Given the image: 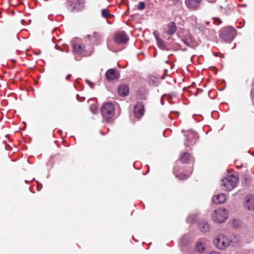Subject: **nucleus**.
Wrapping results in <instances>:
<instances>
[{"label":"nucleus","instance_id":"1","mask_svg":"<svg viewBox=\"0 0 254 254\" xmlns=\"http://www.w3.org/2000/svg\"><path fill=\"white\" fill-rule=\"evenodd\" d=\"M238 179L234 175H229L222 179L221 181L222 189L226 191H231L236 187Z\"/></svg>","mask_w":254,"mask_h":254},{"label":"nucleus","instance_id":"2","mask_svg":"<svg viewBox=\"0 0 254 254\" xmlns=\"http://www.w3.org/2000/svg\"><path fill=\"white\" fill-rule=\"evenodd\" d=\"M101 112L103 119L106 122H110L115 114L114 106L112 103L107 102L102 106Z\"/></svg>","mask_w":254,"mask_h":254},{"label":"nucleus","instance_id":"3","mask_svg":"<svg viewBox=\"0 0 254 254\" xmlns=\"http://www.w3.org/2000/svg\"><path fill=\"white\" fill-rule=\"evenodd\" d=\"M228 217V212L226 209L223 208H220L216 209L212 214L213 220L219 223L225 222Z\"/></svg>","mask_w":254,"mask_h":254},{"label":"nucleus","instance_id":"4","mask_svg":"<svg viewBox=\"0 0 254 254\" xmlns=\"http://www.w3.org/2000/svg\"><path fill=\"white\" fill-rule=\"evenodd\" d=\"M236 31L232 27H225L220 31V37L226 42L231 41L235 36Z\"/></svg>","mask_w":254,"mask_h":254},{"label":"nucleus","instance_id":"5","mask_svg":"<svg viewBox=\"0 0 254 254\" xmlns=\"http://www.w3.org/2000/svg\"><path fill=\"white\" fill-rule=\"evenodd\" d=\"M84 6V0H67L66 7L71 11H78L82 10Z\"/></svg>","mask_w":254,"mask_h":254},{"label":"nucleus","instance_id":"6","mask_svg":"<svg viewBox=\"0 0 254 254\" xmlns=\"http://www.w3.org/2000/svg\"><path fill=\"white\" fill-rule=\"evenodd\" d=\"M213 243L218 249L224 250L230 246V239L220 235L213 240Z\"/></svg>","mask_w":254,"mask_h":254},{"label":"nucleus","instance_id":"7","mask_svg":"<svg viewBox=\"0 0 254 254\" xmlns=\"http://www.w3.org/2000/svg\"><path fill=\"white\" fill-rule=\"evenodd\" d=\"M186 139L184 144L186 147H190L194 145L196 141L198 139V136L197 133L193 130L187 131L185 134Z\"/></svg>","mask_w":254,"mask_h":254},{"label":"nucleus","instance_id":"8","mask_svg":"<svg viewBox=\"0 0 254 254\" xmlns=\"http://www.w3.org/2000/svg\"><path fill=\"white\" fill-rule=\"evenodd\" d=\"M114 39L117 44H125L128 41L129 38L124 31H118L115 34Z\"/></svg>","mask_w":254,"mask_h":254},{"label":"nucleus","instance_id":"9","mask_svg":"<svg viewBox=\"0 0 254 254\" xmlns=\"http://www.w3.org/2000/svg\"><path fill=\"white\" fill-rule=\"evenodd\" d=\"M244 206L249 211H254V195H249L244 199Z\"/></svg>","mask_w":254,"mask_h":254},{"label":"nucleus","instance_id":"10","mask_svg":"<svg viewBox=\"0 0 254 254\" xmlns=\"http://www.w3.org/2000/svg\"><path fill=\"white\" fill-rule=\"evenodd\" d=\"M144 113V106L141 102H137L134 107V115L136 118L140 119Z\"/></svg>","mask_w":254,"mask_h":254},{"label":"nucleus","instance_id":"11","mask_svg":"<svg viewBox=\"0 0 254 254\" xmlns=\"http://www.w3.org/2000/svg\"><path fill=\"white\" fill-rule=\"evenodd\" d=\"M105 76L109 81H112L119 78V76L116 72V70L114 68L108 70L105 74Z\"/></svg>","mask_w":254,"mask_h":254},{"label":"nucleus","instance_id":"12","mask_svg":"<svg viewBox=\"0 0 254 254\" xmlns=\"http://www.w3.org/2000/svg\"><path fill=\"white\" fill-rule=\"evenodd\" d=\"M201 0H185L186 6L190 9H195L198 6Z\"/></svg>","mask_w":254,"mask_h":254},{"label":"nucleus","instance_id":"13","mask_svg":"<svg viewBox=\"0 0 254 254\" xmlns=\"http://www.w3.org/2000/svg\"><path fill=\"white\" fill-rule=\"evenodd\" d=\"M226 201V196L224 194L221 193L214 196L212 201L215 204H222Z\"/></svg>","mask_w":254,"mask_h":254},{"label":"nucleus","instance_id":"14","mask_svg":"<svg viewBox=\"0 0 254 254\" xmlns=\"http://www.w3.org/2000/svg\"><path fill=\"white\" fill-rule=\"evenodd\" d=\"M192 240L189 234H185L180 240V244L182 247H187L191 243Z\"/></svg>","mask_w":254,"mask_h":254},{"label":"nucleus","instance_id":"15","mask_svg":"<svg viewBox=\"0 0 254 254\" xmlns=\"http://www.w3.org/2000/svg\"><path fill=\"white\" fill-rule=\"evenodd\" d=\"M119 94L122 97L128 95L129 93V87L127 84H122L118 88Z\"/></svg>","mask_w":254,"mask_h":254},{"label":"nucleus","instance_id":"16","mask_svg":"<svg viewBox=\"0 0 254 254\" xmlns=\"http://www.w3.org/2000/svg\"><path fill=\"white\" fill-rule=\"evenodd\" d=\"M154 35L158 47L162 50L168 51L169 50V48L167 47L166 43L165 41H164L162 39L159 38L158 36H156V35Z\"/></svg>","mask_w":254,"mask_h":254},{"label":"nucleus","instance_id":"17","mask_svg":"<svg viewBox=\"0 0 254 254\" xmlns=\"http://www.w3.org/2000/svg\"><path fill=\"white\" fill-rule=\"evenodd\" d=\"M168 30L167 33L169 35H172L176 32L177 30V26L174 22H170L167 24Z\"/></svg>","mask_w":254,"mask_h":254},{"label":"nucleus","instance_id":"18","mask_svg":"<svg viewBox=\"0 0 254 254\" xmlns=\"http://www.w3.org/2000/svg\"><path fill=\"white\" fill-rule=\"evenodd\" d=\"M198 228L202 232H206L209 231V225L205 220H201L198 223Z\"/></svg>","mask_w":254,"mask_h":254},{"label":"nucleus","instance_id":"19","mask_svg":"<svg viewBox=\"0 0 254 254\" xmlns=\"http://www.w3.org/2000/svg\"><path fill=\"white\" fill-rule=\"evenodd\" d=\"M84 51V48L81 45L78 44L73 45V52L75 55L82 54Z\"/></svg>","mask_w":254,"mask_h":254},{"label":"nucleus","instance_id":"20","mask_svg":"<svg viewBox=\"0 0 254 254\" xmlns=\"http://www.w3.org/2000/svg\"><path fill=\"white\" fill-rule=\"evenodd\" d=\"M177 168L176 167H175L174 168V174H175V175L176 176V177L178 178H179V179H182V180H185V179H187L190 175V173L189 174H182V173H180L179 174L178 172H177Z\"/></svg>","mask_w":254,"mask_h":254},{"label":"nucleus","instance_id":"21","mask_svg":"<svg viewBox=\"0 0 254 254\" xmlns=\"http://www.w3.org/2000/svg\"><path fill=\"white\" fill-rule=\"evenodd\" d=\"M241 242V238L239 235H235L230 240V246H235Z\"/></svg>","mask_w":254,"mask_h":254},{"label":"nucleus","instance_id":"22","mask_svg":"<svg viewBox=\"0 0 254 254\" xmlns=\"http://www.w3.org/2000/svg\"><path fill=\"white\" fill-rule=\"evenodd\" d=\"M191 156L190 154L188 152L184 153L180 157V159L183 163H187L189 162V161L190 160Z\"/></svg>","mask_w":254,"mask_h":254},{"label":"nucleus","instance_id":"23","mask_svg":"<svg viewBox=\"0 0 254 254\" xmlns=\"http://www.w3.org/2000/svg\"><path fill=\"white\" fill-rule=\"evenodd\" d=\"M184 44L188 46H190L192 43V38L190 35H187L183 39Z\"/></svg>","mask_w":254,"mask_h":254},{"label":"nucleus","instance_id":"24","mask_svg":"<svg viewBox=\"0 0 254 254\" xmlns=\"http://www.w3.org/2000/svg\"><path fill=\"white\" fill-rule=\"evenodd\" d=\"M196 249L199 253H202L204 250V243L199 241L196 244Z\"/></svg>","mask_w":254,"mask_h":254},{"label":"nucleus","instance_id":"25","mask_svg":"<svg viewBox=\"0 0 254 254\" xmlns=\"http://www.w3.org/2000/svg\"><path fill=\"white\" fill-rule=\"evenodd\" d=\"M240 224H241L240 220H239L238 219H233L230 222L231 226L234 228L238 227L239 226V225H240Z\"/></svg>","mask_w":254,"mask_h":254},{"label":"nucleus","instance_id":"26","mask_svg":"<svg viewBox=\"0 0 254 254\" xmlns=\"http://www.w3.org/2000/svg\"><path fill=\"white\" fill-rule=\"evenodd\" d=\"M196 219V216L195 215H190L187 218V222L188 223H193Z\"/></svg>","mask_w":254,"mask_h":254},{"label":"nucleus","instance_id":"27","mask_svg":"<svg viewBox=\"0 0 254 254\" xmlns=\"http://www.w3.org/2000/svg\"><path fill=\"white\" fill-rule=\"evenodd\" d=\"M93 37L94 38L95 40L97 42H99L101 40V36L100 35H99L97 32H94L93 34Z\"/></svg>","mask_w":254,"mask_h":254},{"label":"nucleus","instance_id":"28","mask_svg":"<svg viewBox=\"0 0 254 254\" xmlns=\"http://www.w3.org/2000/svg\"><path fill=\"white\" fill-rule=\"evenodd\" d=\"M102 15L104 18H107L109 15V13L107 9H103L102 10Z\"/></svg>","mask_w":254,"mask_h":254},{"label":"nucleus","instance_id":"29","mask_svg":"<svg viewBox=\"0 0 254 254\" xmlns=\"http://www.w3.org/2000/svg\"><path fill=\"white\" fill-rule=\"evenodd\" d=\"M145 4L144 2H139L137 6V8L139 10H142L145 8Z\"/></svg>","mask_w":254,"mask_h":254},{"label":"nucleus","instance_id":"30","mask_svg":"<svg viewBox=\"0 0 254 254\" xmlns=\"http://www.w3.org/2000/svg\"><path fill=\"white\" fill-rule=\"evenodd\" d=\"M86 82H87L90 86V88H93L94 86V83L90 82L88 80H86Z\"/></svg>","mask_w":254,"mask_h":254},{"label":"nucleus","instance_id":"31","mask_svg":"<svg viewBox=\"0 0 254 254\" xmlns=\"http://www.w3.org/2000/svg\"><path fill=\"white\" fill-rule=\"evenodd\" d=\"M205 254H221L219 252L216 251H210L209 252H207Z\"/></svg>","mask_w":254,"mask_h":254},{"label":"nucleus","instance_id":"32","mask_svg":"<svg viewBox=\"0 0 254 254\" xmlns=\"http://www.w3.org/2000/svg\"><path fill=\"white\" fill-rule=\"evenodd\" d=\"M251 96L254 97V84L253 85V88L251 90Z\"/></svg>","mask_w":254,"mask_h":254},{"label":"nucleus","instance_id":"33","mask_svg":"<svg viewBox=\"0 0 254 254\" xmlns=\"http://www.w3.org/2000/svg\"><path fill=\"white\" fill-rule=\"evenodd\" d=\"M78 55H75V58H74L75 60L76 61H80V60H81V58H80V57H78Z\"/></svg>","mask_w":254,"mask_h":254},{"label":"nucleus","instance_id":"34","mask_svg":"<svg viewBox=\"0 0 254 254\" xmlns=\"http://www.w3.org/2000/svg\"><path fill=\"white\" fill-rule=\"evenodd\" d=\"M90 109H91V112H92L93 114H95V113H96L97 111H96V110L95 109H92V107H91V108H90Z\"/></svg>","mask_w":254,"mask_h":254},{"label":"nucleus","instance_id":"35","mask_svg":"<svg viewBox=\"0 0 254 254\" xmlns=\"http://www.w3.org/2000/svg\"><path fill=\"white\" fill-rule=\"evenodd\" d=\"M70 76H71V75H70V74H68V75L66 76V78H66V80L68 79L70 77Z\"/></svg>","mask_w":254,"mask_h":254},{"label":"nucleus","instance_id":"36","mask_svg":"<svg viewBox=\"0 0 254 254\" xmlns=\"http://www.w3.org/2000/svg\"><path fill=\"white\" fill-rule=\"evenodd\" d=\"M143 99L146 100L147 99V97L146 95L143 96Z\"/></svg>","mask_w":254,"mask_h":254},{"label":"nucleus","instance_id":"37","mask_svg":"<svg viewBox=\"0 0 254 254\" xmlns=\"http://www.w3.org/2000/svg\"><path fill=\"white\" fill-rule=\"evenodd\" d=\"M183 51H186L187 50V49L186 48H185V49H182Z\"/></svg>","mask_w":254,"mask_h":254},{"label":"nucleus","instance_id":"38","mask_svg":"<svg viewBox=\"0 0 254 254\" xmlns=\"http://www.w3.org/2000/svg\"><path fill=\"white\" fill-rule=\"evenodd\" d=\"M132 239H133V240L134 241H136V240L134 239V237H132Z\"/></svg>","mask_w":254,"mask_h":254},{"label":"nucleus","instance_id":"39","mask_svg":"<svg viewBox=\"0 0 254 254\" xmlns=\"http://www.w3.org/2000/svg\"><path fill=\"white\" fill-rule=\"evenodd\" d=\"M68 51H69V50H66V53H68Z\"/></svg>","mask_w":254,"mask_h":254},{"label":"nucleus","instance_id":"40","mask_svg":"<svg viewBox=\"0 0 254 254\" xmlns=\"http://www.w3.org/2000/svg\"><path fill=\"white\" fill-rule=\"evenodd\" d=\"M40 52H37V53L36 54H39Z\"/></svg>","mask_w":254,"mask_h":254},{"label":"nucleus","instance_id":"41","mask_svg":"<svg viewBox=\"0 0 254 254\" xmlns=\"http://www.w3.org/2000/svg\"><path fill=\"white\" fill-rule=\"evenodd\" d=\"M161 103H162V105H163V104H164L163 102L162 101H161Z\"/></svg>","mask_w":254,"mask_h":254}]
</instances>
